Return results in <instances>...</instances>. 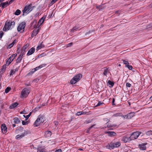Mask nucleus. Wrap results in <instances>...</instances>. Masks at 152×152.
I'll return each mask as SVG.
<instances>
[{
	"label": "nucleus",
	"instance_id": "nucleus-64",
	"mask_svg": "<svg viewBox=\"0 0 152 152\" xmlns=\"http://www.w3.org/2000/svg\"><path fill=\"white\" fill-rule=\"evenodd\" d=\"M149 100L152 102V96L150 98Z\"/></svg>",
	"mask_w": 152,
	"mask_h": 152
},
{
	"label": "nucleus",
	"instance_id": "nucleus-63",
	"mask_svg": "<svg viewBox=\"0 0 152 152\" xmlns=\"http://www.w3.org/2000/svg\"><path fill=\"white\" fill-rule=\"evenodd\" d=\"M120 12V11L119 10H117L115 12V13L116 14V13H119Z\"/></svg>",
	"mask_w": 152,
	"mask_h": 152
},
{
	"label": "nucleus",
	"instance_id": "nucleus-1",
	"mask_svg": "<svg viewBox=\"0 0 152 152\" xmlns=\"http://www.w3.org/2000/svg\"><path fill=\"white\" fill-rule=\"evenodd\" d=\"M15 24V23L14 21L11 20L9 21L8 22H6L3 29V31H6L9 30L13 28Z\"/></svg>",
	"mask_w": 152,
	"mask_h": 152
},
{
	"label": "nucleus",
	"instance_id": "nucleus-19",
	"mask_svg": "<svg viewBox=\"0 0 152 152\" xmlns=\"http://www.w3.org/2000/svg\"><path fill=\"white\" fill-rule=\"evenodd\" d=\"M37 119H39L38 120L40 123H42L44 122V121L43 120V116L42 115H39L38 116Z\"/></svg>",
	"mask_w": 152,
	"mask_h": 152
},
{
	"label": "nucleus",
	"instance_id": "nucleus-33",
	"mask_svg": "<svg viewBox=\"0 0 152 152\" xmlns=\"http://www.w3.org/2000/svg\"><path fill=\"white\" fill-rule=\"evenodd\" d=\"M121 116L122 113H118L114 114L113 116L114 117L121 116Z\"/></svg>",
	"mask_w": 152,
	"mask_h": 152
},
{
	"label": "nucleus",
	"instance_id": "nucleus-41",
	"mask_svg": "<svg viewBox=\"0 0 152 152\" xmlns=\"http://www.w3.org/2000/svg\"><path fill=\"white\" fill-rule=\"evenodd\" d=\"M11 88L10 87H7L5 90V92L6 93H8L11 90Z\"/></svg>",
	"mask_w": 152,
	"mask_h": 152
},
{
	"label": "nucleus",
	"instance_id": "nucleus-12",
	"mask_svg": "<svg viewBox=\"0 0 152 152\" xmlns=\"http://www.w3.org/2000/svg\"><path fill=\"white\" fill-rule=\"evenodd\" d=\"M104 120L105 121H107L106 124L107 125L105 127V128L106 127H115L116 126V125H111V124H109V122H110V120H108L107 118H105L104 119Z\"/></svg>",
	"mask_w": 152,
	"mask_h": 152
},
{
	"label": "nucleus",
	"instance_id": "nucleus-30",
	"mask_svg": "<svg viewBox=\"0 0 152 152\" xmlns=\"http://www.w3.org/2000/svg\"><path fill=\"white\" fill-rule=\"evenodd\" d=\"M108 133L109 134V135L110 136H116V134L115 132H108Z\"/></svg>",
	"mask_w": 152,
	"mask_h": 152
},
{
	"label": "nucleus",
	"instance_id": "nucleus-20",
	"mask_svg": "<svg viewBox=\"0 0 152 152\" xmlns=\"http://www.w3.org/2000/svg\"><path fill=\"white\" fill-rule=\"evenodd\" d=\"M22 56L20 55L16 60V63L17 64L20 63L22 58Z\"/></svg>",
	"mask_w": 152,
	"mask_h": 152
},
{
	"label": "nucleus",
	"instance_id": "nucleus-38",
	"mask_svg": "<svg viewBox=\"0 0 152 152\" xmlns=\"http://www.w3.org/2000/svg\"><path fill=\"white\" fill-rule=\"evenodd\" d=\"M108 72V69H107V68L105 69H104V72L103 74L104 75L106 76H107V73Z\"/></svg>",
	"mask_w": 152,
	"mask_h": 152
},
{
	"label": "nucleus",
	"instance_id": "nucleus-50",
	"mask_svg": "<svg viewBox=\"0 0 152 152\" xmlns=\"http://www.w3.org/2000/svg\"><path fill=\"white\" fill-rule=\"evenodd\" d=\"M22 124L23 125H25L28 124V121H22Z\"/></svg>",
	"mask_w": 152,
	"mask_h": 152
},
{
	"label": "nucleus",
	"instance_id": "nucleus-15",
	"mask_svg": "<svg viewBox=\"0 0 152 152\" xmlns=\"http://www.w3.org/2000/svg\"><path fill=\"white\" fill-rule=\"evenodd\" d=\"M18 103L17 102H15L14 103L12 104L10 106L9 108L10 109H13L15 108L18 105Z\"/></svg>",
	"mask_w": 152,
	"mask_h": 152
},
{
	"label": "nucleus",
	"instance_id": "nucleus-6",
	"mask_svg": "<svg viewBox=\"0 0 152 152\" xmlns=\"http://www.w3.org/2000/svg\"><path fill=\"white\" fill-rule=\"evenodd\" d=\"M140 133V132L138 131L133 132L130 136L131 140H132L136 139Z\"/></svg>",
	"mask_w": 152,
	"mask_h": 152
},
{
	"label": "nucleus",
	"instance_id": "nucleus-46",
	"mask_svg": "<svg viewBox=\"0 0 152 152\" xmlns=\"http://www.w3.org/2000/svg\"><path fill=\"white\" fill-rule=\"evenodd\" d=\"M95 124H94V125H92L90 127L88 128V130L87 131V133L89 132V131L90 130V129L91 128H92L93 127H94V126H95Z\"/></svg>",
	"mask_w": 152,
	"mask_h": 152
},
{
	"label": "nucleus",
	"instance_id": "nucleus-17",
	"mask_svg": "<svg viewBox=\"0 0 152 152\" xmlns=\"http://www.w3.org/2000/svg\"><path fill=\"white\" fill-rule=\"evenodd\" d=\"M135 113L131 112L127 114V118L128 119H130L132 118L134 115Z\"/></svg>",
	"mask_w": 152,
	"mask_h": 152
},
{
	"label": "nucleus",
	"instance_id": "nucleus-8",
	"mask_svg": "<svg viewBox=\"0 0 152 152\" xmlns=\"http://www.w3.org/2000/svg\"><path fill=\"white\" fill-rule=\"evenodd\" d=\"M28 45H26L23 47L22 48L21 52L20 54V55L23 56L24 55H25L26 52L27 51L26 49L28 47Z\"/></svg>",
	"mask_w": 152,
	"mask_h": 152
},
{
	"label": "nucleus",
	"instance_id": "nucleus-53",
	"mask_svg": "<svg viewBox=\"0 0 152 152\" xmlns=\"http://www.w3.org/2000/svg\"><path fill=\"white\" fill-rule=\"evenodd\" d=\"M54 123L55 124V126L56 127L58 124V122L57 121H54Z\"/></svg>",
	"mask_w": 152,
	"mask_h": 152
},
{
	"label": "nucleus",
	"instance_id": "nucleus-31",
	"mask_svg": "<svg viewBox=\"0 0 152 152\" xmlns=\"http://www.w3.org/2000/svg\"><path fill=\"white\" fill-rule=\"evenodd\" d=\"M115 148H118L120 146L121 144L120 142H117L114 143Z\"/></svg>",
	"mask_w": 152,
	"mask_h": 152
},
{
	"label": "nucleus",
	"instance_id": "nucleus-27",
	"mask_svg": "<svg viewBox=\"0 0 152 152\" xmlns=\"http://www.w3.org/2000/svg\"><path fill=\"white\" fill-rule=\"evenodd\" d=\"M38 120H39V119H37L34 122V126H39L40 124V122H39Z\"/></svg>",
	"mask_w": 152,
	"mask_h": 152
},
{
	"label": "nucleus",
	"instance_id": "nucleus-48",
	"mask_svg": "<svg viewBox=\"0 0 152 152\" xmlns=\"http://www.w3.org/2000/svg\"><path fill=\"white\" fill-rule=\"evenodd\" d=\"M4 34V33L3 31H0V39H1L2 38V37L3 36Z\"/></svg>",
	"mask_w": 152,
	"mask_h": 152
},
{
	"label": "nucleus",
	"instance_id": "nucleus-9",
	"mask_svg": "<svg viewBox=\"0 0 152 152\" xmlns=\"http://www.w3.org/2000/svg\"><path fill=\"white\" fill-rule=\"evenodd\" d=\"M147 144V143H142L139 145L138 147L141 150H146V145Z\"/></svg>",
	"mask_w": 152,
	"mask_h": 152
},
{
	"label": "nucleus",
	"instance_id": "nucleus-24",
	"mask_svg": "<svg viewBox=\"0 0 152 152\" xmlns=\"http://www.w3.org/2000/svg\"><path fill=\"white\" fill-rule=\"evenodd\" d=\"M45 18V17H43L39 20V21L38 22V23L41 24V25L44 22Z\"/></svg>",
	"mask_w": 152,
	"mask_h": 152
},
{
	"label": "nucleus",
	"instance_id": "nucleus-43",
	"mask_svg": "<svg viewBox=\"0 0 152 152\" xmlns=\"http://www.w3.org/2000/svg\"><path fill=\"white\" fill-rule=\"evenodd\" d=\"M104 104V103L101 102H100L99 101L98 104L95 106V107H98L100 105H102Z\"/></svg>",
	"mask_w": 152,
	"mask_h": 152
},
{
	"label": "nucleus",
	"instance_id": "nucleus-32",
	"mask_svg": "<svg viewBox=\"0 0 152 152\" xmlns=\"http://www.w3.org/2000/svg\"><path fill=\"white\" fill-rule=\"evenodd\" d=\"M44 47V45H42V44H41L40 45L37 46L36 48V50H39L40 49Z\"/></svg>",
	"mask_w": 152,
	"mask_h": 152
},
{
	"label": "nucleus",
	"instance_id": "nucleus-11",
	"mask_svg": "<svg viewBox=\"0 0 152 152\" xmlns=\"http://www.w3.org/2000/svg\"><path fill=\"white\" fill-rule=\"evenodd\" d=\"M28 133L26 131H25L24 133H23L21 134H18L16 136L15 138L17 139H20L21 138L25 136V134H27Z\"/></svg>",
	"mask_w": 152,
	"mask_h": 152
},
{
	"label": "nucleus",
	"instance_id": "nucleus-54",
	"mask_svg": "<svg viewBox=\"0 0 152 152\" xmlns=\"http://www.w3.org/2000/svg\"><path fill=\"white\" fill-rule=\"evenodd\" d=\"M81 115V111L78 112L76 113V115L79 116Z\"/></svg>",
	"mask_w": 152,
	"mask_h": 152
},
{
	"label": "nucleus",
	"instance_id": "nucleus-49",
	"mask_svg": "<svg viewBox=\"0 0 152 152\" xmlns=\"http://www.w3.org/2000/svg\"><path fill=\"white\" fill-rule=\"evenodd\" d=\"M126 86L128 87H130L131 86V84L129 83H126Z\"/></svg>",
	"mask_w": 152,
	"mask_h": 152
},
{
	"label": "nucleus",
	"instance_id": "nucleus-52",
	"mask_svg": "<svg viewBox=\"0 0 152 152\" xmlns=\"http://www.w3.org/2000/svg\"><path fill=\"white\" fill-rule=\"evenodd\" d=\"M14 73V71L13 70H12L10 71V75H13V74Z\"/></svg>",
	"mask_w": 152,
	"mask_h": 152
},
{
	"label": "nucleus",
	"instance_id": "nucleus-28",
	"mask_svg": "<svg viewBox=\"0 0 152 152\" xmlns=\"http://www.w3.org/2000/svg\"><path fill=\"white\" fill-rule=\"evenodd\" d=\"M23 130V128L22 127H20L18 129L15 130V132L17 133H18L20 132H22Z\"/></svg>",
	"mask_w": 152,
	"mask_h": 152
},
{
	"label": "nucleus",
	"instance_id": "nucleus-42",
	"mask_svg": "<svg viewBox=\"0 0 152 152\" xmlns=\"http://www.w3.org/2000/svg\"><path fill=\"white\" fill-rule=\"evenodd\" d=\"M78 28H77L76 27H74L71 30V32H73L74 31L78 30Z\"/></svg>",
	"mask_w": 152,
	"mask_h": 152
},
{
	"label": "nucleus",
	"instance_id": "nucleus-47",
	"mask_svg": "<svg viewBox=\"0 0 152 152\" xmlns=\"http://www.w3.org/2000/svg\"><path fill=\"white\" fill-rule=\"evenodd\" d=\"M126 67H127L130 70H132L133 68L132 66L131 65H129V64Z\"/></svg>",
	"mask_w": 152,
	"mask_h": 152
},
{
	"label": "nucleus",
	"instance_id": "nucleus-5",
	"mask_svg": "<svg viewBox=\"0 0 152 152\" xmlns=\"http://www.w3.org/2000/svg\"><path fill=\"white\" fill-rule=\"evenodd\" d=\"M30 92L29 89L27 88L23 89L21 92L22 97L26 98Z\"/></svg>",
	"mask_w": 152,
	"mask_h": 152
},
{
	"label": "nucleus",
	"instance_id": "nucleus-60",
	"mask_svg": "<svg viewBox=\"0 0 152 152\" xmlns=\"http://www.w3.org/2000/svg\"><path fill=\"white\" fill-rule=\"evenodd\" d=\"M86 113L84 111H81V115H84L86 114Z\"/></svg>",
	"mask_w": 152,
	"mask_h": 152
},
{
	"label": "nucleus",
	"instance_id": "nucleus-10",
	"mask_svg": "<svg viewBox=\"0 0 152 152\" xmlns=\"http://www.w3.org/2000/svg\"><path fill=\"white\" fill-rule=\"evenodd\" d=\"M1 127L2 133H6L7 132V128L6 125L4 124H1Z\"/></svg>",
	"mask_w": 152,
	"mask_h": 152
},
{
	"label": "nucleus",
	"instance_id": "nucleus-40",
	"mask_svg": "<svg viewBox=\"0 0 152 152\" xmlns=\"http://www.w3.org/2000/svg\"><path fill=\"white\" fill-rule=\"evenodd\" d=\"M31 114V113L30 112V113H29V114L28 115H26V116H25L24 115H23V116L25 117V118H26V120H27L28 118L30 116Z\"/></svg>",
	"mask_w": 152,
	"mask_h": 152
},
{
	"label": "nucleus",
	"instance_id": "nucleus-29",
	"mask_svg": "<svg viewBox=\"0 0 152 152\" xmlns=\"http://www.w3.org/2000/svg\"><path fill=\"white\" fill-rule=\"evenodd\" d=\"M6 68V65H4L2 67L1 69L0 72L3 74L5 71Z\"/></svg>",
	"mask_w": 152,
	"mask_h": 152
},
{
	"label": "nucleus",
	"instance_id": "nucleus-13",
	"mask_svg": "<svg viewBox=\"0 0 152 152\" xmlns=\"http://www.w3.org/2000/svg\"><path fill=\"white\" fill-rule=\"evenodd\" d=\"M106 148H107L110 149H113L115 148L114 143L111 142V143L109 144L108 145H107Z\"/></svg>",
	"mask_w": 152,
	"mask_h": 152
},
{
	"label": "nucleus",
	"instance_id": "nucleus-37",
	"mask_svg": "<svg viewBox=\"0 0 152 152\" xmlns=\"http://www.w3.org/2000/svg\"><path fill=\"white\" fill-rule=\"evenodd\" d=\"M122 61H123L124 64H125L126 67L129 64V63L128 61L125 60H122Z\"/></svg>",
	"mask_w": 152,
	"mask_h": 152
},
{
	"label": "nucleus",
	"instance_id": "nucleus-51",
	"mask_svg": "<svg viewBox=\"0 0 152 152\" xmlns=\"http://www.w3.org/2000/svg\"><path fill=\"white\" fill-rule=\"evenodd\" d=\"M73 45V43L72 42H70L66 46V47H68L70 46H72Z\"/></svg>",
	"mask_w": 152,
	"mask_h": 152
},
{
	"label": "nucleus",
	"instance_id": "nucleus-59",
	"mask_svg": "<svg viewBox=\"0 0 152 152\" xmlns=\"http://www.w3.org/2000/svg\"><path fill=\"white\" fill-rule=\"evenodd\" d=\"M3 74L0 72V80H1V78L2 77V75Z\"/></svg>",
	"mask_w": 152,
	"mask_h": 152
},
{
	"label": "nucleus",
	"instance_id": "nucleus-45",
	"mask_svg": "<svg viewBox=\"0 0 152 152\" xmlns=\"http://www.w3.org/2000/svg\"><path fill=\"white\" fill-rule=\"evenodd\" d=\"M127 114L125 115H123L122 114L121 117L123 118L124 119H128L127 116Z\"/></svg>",
	"mask_w": 152,
	"mask_h": 152
},
{
	"label": "nucleus",
	"instance_id": "nucleus-57",
	"mask_svg": "<svg viewBox=\"0 0 152 152\" xmlns=\"http://www.w3.org/2000/svg\"><path fill=\"white\" fill-rule=\"evenodd\" d=\"M17 54H14L12 55H11V56L12 57H13V58H14V59L15 58V57L16 56H17Z\"/></svg>",
	"mask_w": 152,
	"mask_h": 152
},
{
	"label": "nucleus",
	"instance_id": "nucleus-18",
	"mask_svg": "<svg viewBox=\"0 0 152 152\" xmlns=\"http://www.w3.org/2000/svg\"><path fill=\"white\" fill-rule=\"evenodd\" d=\"M51 135V132L50 131H47L45 132V137H49Z\"/></svg>",
	"mask_w": 152,
	"mask_h": 152
},
{
	"label": "nucleus",
	"instance_id": "nucleus-4",
	"mask_svg": "<svg viewBox=\"0 0 152 152\" xmlns=\"http://www.w3.org/2000/svg\"><path fill=\"white\" fill-rule=\"evenodd\" d=\"M25 26L26 23L25 22L21 23L18 27V31L20 32H23L24 31Z\"/></svg>",
	"mask_w": 152,
	"mask_h": 152
},
{
	"label": "nucleus",
	"instance_id": "nucleus-55",
	"mask_svg": "<svg viewBox=\"0 0 152 152\" xmlns=\"http://www.w3.org/2000/svg\"><path fill=\"white\" fill-rule=\"evenodd\" d=\"M115 101V99L114 98H113L112 101V105H115V104H114Z\"/></svg>",
	"mask_w": 152,
	"mask_h": 152
},
{
	"label": "nucleus",
	"instance_id": "nucleus-36",
	"mask_svg": "<svg viewBox=\"0 0 152 152\" xmlns=\"http://www.w3.org/2000/svg\"><path fill=\"white\" fill-rule=\"evenodd\" d=\"M146 134L147 135L149 136L152 135V131H149L146 132Z\"/></svg>",
	"mask_w": 152,
	"mask_h": 152
},
{
	"label": "nucleus",
	"instance_id": "nucleus-58",
	"mask_svg": "<svg viewBox=\"0 0 152 152\" xmlns=\"http://www.w3.org/2000/svg\"><path fill=\"white\" fill-rule=\"evenodd\" d=\"M15 0H10L9 2V4H12L13 2L15 1Z\"/></svg>",
	"mask_w": 152,
	"mask_h": 152
},
{
	"label": "nucleus",
	"instance_id": "nucleus-16",
	"mask_svg": "<svg viewBox=\"0 0 152 152\" xmlns=\"http://www.w3.org/2000/svg\"><path fill=\"white\" fill-rule=\"evenodd\" d=\"M38 29H34L32 31V33L31 34V37H34L35 36L38 34Z\"/></svg>",
	"mask_w": 152,
	"mask_h": 152
},
{
	"label": "nucleus",
	"instance_id": "nucleus-62",
	"mask_svg": "<svg viewBox=\"0 0 152 152\" xmlns=\"http://www.w3.org/2000/svg\"><path fill=\"white\" fill-rule=\"evenodd\" d=\"M36 23H37L36 21L34 20L33 22V24H34V26H35V25L36 24Z\"/></svg>",
	"mask_w": 152,
	"mask_h": 152
},
{
	"label": "nucleus",
	"instance_id": "nucleus-7",
	"mask_svg": "<svg viewBox=\"0 0 152 152\" xmlns=\"http://www.w3.org/2000/svg\"><path fill=\"white\" fill-rule=\"evenodd\" d=\"M130 136H125L121 138V140L124 143H126L131 140Z\"/></svg>",
	"mask_w": 152,
	"mask_h": 152
},
{
	"label": "nucleus",
	"instance_id": "nucleus-34",
	"mask_svg": "<svg viewBox=\"0 0 152 152\" xmlns=\"http://www.w3.org/2000/svg\"><path fill=\"white\" fill-rule=\"evenodd\" d=\"M107 83L109 84V85H110L111 86L110 87H113L114 84V83L113 82H112L110 80H108L107 81Z\"/></svg>",
	"mask_w": 152,
	"mask_h": 152
},
{
	"label": "nucleus",
	"instance_id": "nucleus-21",
	"mask_svg": "<svg viewBox=\"0 0 152 152\" xmlns=\"http://www.w3.org/2000/svg\"><path fill=\"white\" fill-rule=\"evenodd\" d=\"M17 42V40L16 39H15L13 42L11 44H9L7 46V48H10L12 47Z\"/></svg>",
	"mask_w": 152,
	"mask_h": 152
},
{
	"label": "nucleus",
	"instance_id": "nucleus-39",
	"mask_svg": "<svg viewBox=\"0 0 152 152\" xmlns=\"http://www.w3.org/2000/svg\"><path fill=\"white\" fill-rule=\"evenodd\" d=\"M38 152H45V151L43 149H41L40 148H37Z\"/></svg>",
	"mask_w": 152,
	"mask_h": 152
},
{
	"label": "nucleus",
	"instance_id": "nucleus-14",
	"mask_svg": "<svg viewBox=\"0 0 152 152\" xmlns=\"http://www.w3.org/2000/svg\"><path fill=\"white\" fill-rule=\"evenodd\" d=\"M35 51V48L34 47H32L28 51L27 55L28 56H30Z\"/></svg>",
	"mask_w": 152,
	"mask_h": 152
},
{
	"label": "nucleus",
	"instance_id": "nucleus-2",
	"mask_svg": "<svg viewBox=\"0 0 152 152\" xmlns=\"http://www.w3.org/2000/svg\"><path fill=\"white\" fill-rule=\"evenodd\" d=\"M35 7V6H32V4H30L28 6H26L23 11V16H24L28 14Z\"/></svg>",
	"mask_w": 152,
	"mask_h": 152
},
{
	"label": "nucleus",
	"instance_id": "nucleus-3",
	"mask_svg": "<svg viewBox=\"0 0 152 152\" xmlns=\"http://www.w3.org/2000/svg\"><path fill=\"white\" fill-rule=\"evenodd\" d=\"M82 77V75L80 74L76 75L71 80L70 82L71 84H75L80 80Z\"/></svg>",
	"mask_w": 152,
	"mask_h": 152
},
{
	"label": "nucleus",
	"instance_id": "nucleus-56",
	"mask_svg": "<svg viewBox=\"0 0 152 152\" xmlns=\"http://www.w3.org/2000/svg\"><path fill=\"white\" fill-rule=\"evenodd\" d=\"M41 24L38 23V24L36 26V28H39V26H41Z\"/></svg>",
	"mask_w": 152,
	"mask_h": 152
},
{
	"label": "nucleus",
	"instance_id": "nucleus-44",
	"mask_svg": "<svg viewBox=\"0 0 152 152\" xmlns=\"http://www.w3.org/2000/svg\"><path fill=\"white\" fill-rule=\"evenodd\" d=\"M35 72V69H33L32 70V71H31L30 72H29V73H28L27 75H30L31 74L32 75Z\"/></svg>",
	"mask_w": 152,
	"mask_h": 152
},
{
	"label": "nucleus",
	"instance_id": "nucleus-61",
	"mask_svg": "<svg viewBox=\"0 0 152 152\" xmlns=\"http://www.w3.org/2000/svg\"><path fill=\"white\" fill-rule=\"evenodd\" d=\"M45 55V54L44 53H43L41 54L40 55V56L41 57H42V56H44Z\"/></svg>",
	"mask_w": 152,
	"mask_h": 152
},
{
	"label": "nucleus",
	"instance_id": "nucleus-25",
	"mask_svg": "<svg viewBox=\"0 0 152 152\" xmlns=\"http://www.w3.org/2000/svg\"><path fill=\"white\" fill-rule=\"evenodd\" d=\"M14 58H11V57H10L8 60L6 62V64L8 66L11 63L13 60Z\"/></svg>",
	"mask_w": 152,
	"mask_h": 152
},
{
	"label": "nucleus",
	"instance_id": "nucleus-22",
	"mask_svg": "<svg viewBox=\"0 0 152 152\" xmlns=\"http://www.w3.org/2000/svg\"><path fill=\"white\" fill-rule=\"evenodd\" d=\"M13 121L14 123L15 124H18L20 123V121L18 118H15L13 119Z\"/></svg>",
	"mask_w": 152,
	"mask_h": 152
},
{
	"label": "nucleus",
	"instance_id": "nucleus-23",
	"mask_svg": "<svg viewBox=\"0 0 152 152\" xmlns=\"http://www.w3.org/2000/svg\"><path fill=\"white\" fill-rule=\"evenodd\" d=\"M46 64H43L42 65H39V66L37 67L34 69L35 70V71L38 70L39 69L42 68L43 67L45 66Z\"/></svg>",
	"mask_w": 152,
	"mask_h": 152
},
{
	"label": "nucleus",
	"instance_id": "nucleus-26",
	"mask_svg": "<svg viewBox=\"0 0 152 152\" xmlns=\"http://www.w3.org/2000/svg\"><path fill=\"white\" fill-rule=\"evenodd\" d=\"M2 8H4L5 7H7L10 4H9V2L8 3V1H7L4 3H2Z\"/></svg>",
	"mask_w": 152,
	"mask_h": 152
},
{
	"label": "nucleus",
	"instance_id": "nucleus-35",
	"mask_svg": "<svg viewBox=\"0 0 152 152\" xmlns=\"http://www.w3.org/2000/svg\"><path fill=\"white\" fill-rule=\"evenodd\" d=\"M21 13V11L19 10L18 9L15 12L14 14L15 15H19Z\"/></svg>",
	"mask_w": 152,
	"mask_h": 152
}]
</instances>
